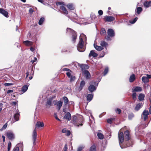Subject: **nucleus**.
Listing matches in <instances>:
<instances>
[{
  "label": "nucleus",
  "instance_id": "f257e3e1",
  "mask_svg": "<svg viewBox=\"0 0 151 151\" xmlns=\"http://www.w3.org/2000/svg\"><path fill=\"white\" fill-rule=\"evenodd\" d=\"M124 134L125 140V142L126 144V147H127L132 146L133 144L131 138V135L130 132L128 130H126L124 132Z\"/></svg>",
  "mask_w": 151,
  "mask_h": 151
},
{
  "label": "nucleus",
  "instance_id": "f03ea898",
  "mask_svg": "<svg viewBox=\"0 0 151 151\" xmlns=\"http://www.w3.org/2000/svg\"><path fill=\"white\" fill-rule=\"evenodd\" d=\"M56 5L57 6H60L59 10L62 14L65 15H67L68 14V11L64 6L65 5L64 2H58L56 3Z\"/></svg>",
  "mask_w": 151,
  "mask_h": 151
},
{
  "label": "nucleus",
  "instance_id": "7ed1b4c3",
  "mask_svg": "<svg viewBox=\"0 0 151 151\" xmlns=\"http://www.w3.org/2000/svg\"><path fill=\"white\" fill-rule=\"evenodd\" d=\"M73 124L75 126L79 127V125L82 126L83 120L81 117L78 118L77 116H74L72 120Z\"/></svg>",
  "mask_w": 151,
  "mask_h": 151
},
{
  "label": "nucleus",
  "instance_id": "20e7f679",
  "mask_svg": "<svg viewBox=\"0 0 151 151\" xmlns=\"http://www.w3.org/2000/svg\"><path fill=\"white\" fill-rule=\"evenodd\" d=\"M84 42L82 38H80L79 42L77 45V49L80 52H83L85 50V48L84 47Z\"/></svg>",
  "mask_w": 151,
  "mask_h": 151
},
{
  "label": "nucleus",
  "instance_id": "39448f33",
  "mask_svg": "<svg viewBox=\"0 0 151 151\" xmlns=\"http://www.w3.org/2000/svg\"><path fill=\"white\" fill-rule=\"evenodd\" d=\"M98 83L95 81H92L90 83V85L88 87V90L90 92H93L95 91L96 87L98 85Z\"/></svg>",
  "mask_w": 151,
  "mask_h": 151
},
{
  "label": "nucleus",
  "instance_id": "423d86ee",
  "mask_svg": "<svg viewBox=\"0 0 151 151\" xmlns=\"http://www.w3.org/2000/svg\"><path fill=\"white\" fill-rule=\"evenodd\" d=\"M66 30L67 32H70L72 34V41L73 43L76 42L77 38V33L76 32L70 28H67Z\"/></svg>",
  "mask_w": 151,
  "mask_h": 151
},
{
  "label": "nucleus",
  "instance_id": "0eeeda50",
  "mask_svg": "<svg viewBox=\"0 0 151 151\" xmlns=\"http://www.w3.org/2000/svg\"><path fill=\"white\" fill-rule=\"evenodd\" d=\"M108 36L105 37V38L107 40H110V37H112L115 36L114 30L111 29H109L107 31Z\"/></svg>",
  "mask_w": 151,
  "mask_h": 151
},
{
  "label": "nucleus",
  "instance_id": "6e6552de",
  "mask_svg": "<svg viewBox=\"0 0 151 151\" xmlns=\"http://www.w3.org/2000/svg\"><path fill=\"white\" fill-rule=\"evenodd\" d=\"M115 19V18L114 17L111 16H106L104 18V21L106 22H111L114 21Z\"/></svg>",
  "mask_w": 151,
  "mask_h": 151
},
{
  "label": "nucleus",
  "instance_id": "1a4fd4ad",
  "mask_svg": "<svg viewBox=\"0 0 151 151\" xmlns=\"http://www.w3.org/2000/svg\"><path fill=\"white\" fill-rule=\"evenodd\" d=\"M118 136L119 143H122L124 140V133L119 131L118 132Z\"/></svg>",
  "mask_w": 151,
  "mask_h": 151
},
{
  "label": "nucleus",
  "instance_id": "9d476101",
  "mask_svg": "<svg viewBox=\"0 0 151 151\" xmlns=\"http://www.w3.org/2000/svg\"><path fill=\"white\" fill-rule=\"evenodd\" d=\"M150 78H151V75L147 74L146 76H143L142 77V80L144 83H146L149 82V79Z\"/></svg>",
  "mask_w": 151,
  "mask_h": 151
},
{
  "label": "nucleus",
  "instance_id": "9b49d317",
  "mask_svg": "<svg viewBox=\"0 0 151 151\" xmlns=\"http://www.w3.org/2000/svg\"><path fill=\"white\" fill-rule=\"evenodd\" d=\"M0 13L6 17L8 18L9 17V14L8 12L3 8H0Z\"/></svg>",
  "mask_w": 151,
  "mask_h": 151
},
{
  "label": "nucleus",
  "instance_id": "f8f14e48",
  "mask_svg": "<svg viewBox=\"0 0 151 151\" xmlns=\"http://www.w3.org/2000/svg\"><path fill=\"white\" fill-rule=\"evenodd\" d=\"M37 131L36 129L34 130L32 133V139L33 141V145H34L36 144V139L37 138Z\"/></svg>",
  "mask_w": 151,
  "mask_h": 151
},
{
  "label": "nucleus",
  "instance_id": "ddd939ff",
  "mask_svg": "<svg viewBox=\"0 0 151 151\" xmlns=\"http://www.w3.org/2000/svg\"><path fill=\"white\" fill-rule=\"evenodd\" d=\"M67 76L70 78V82H72L74 81L76 79V77L73 75H71V73L69 72H67L66 73Z\"/></svg>",
  "mask_w": 151,
  "mask_h": 151
},
{
  "label": "nucleus",
  "instance_id": "4468645a",
  "mask_svg": "<svg viewBox=\"0 0 151 151\" xmlns=\"http://www.w3.org/2000/svg\"><path fill=\"white\" fill-rule=\"evenodd\" d=\"M63 103V101H60L58 102H56L54 104V105H56L57 107V109L58 111H59L61 107L62 106Z\"/></svg>",
  "mask_w": 151,
  "mask_h": 151
},
{
  "label": "nucleus",
  "instance_id": "2eb2a0df",
  "mask_svg": "<svg viewBox=\"0 0 151 151\" xmlns=\"http://www.w3.org/2000/svg\"><path fill=\"white\" fill-rule=\"evenodd\" d=\"M82 73L84 74L86 79H88L90 78L91 76L88 71V70H84Z\"/></svg>",
  "mask_w": 151,
  "mask_h": 151
},
{
  "label": "nucleus",
  "instance_id": "dca6fc26",
  "mask_svg": "<svg viewBox=\"0 0 151 151\" xmlns=\"http://www.w3.org/2000/svg\"><path fill=\"white\" fill-rule=\"evenodd\" d=\"M6 136L8 139L11 140L14 138V134L12 132H7Z\"/></svg>",
  "mask_w": 151,
  "mask_h": 151
},
{
  "label": "nucleus",
  "instance_id": "f3484780",
  "mask_svg": "<svg viewBox=\"0 0 151 151\" xmlns=\"http://www.w3.org/2000/svg\"><path fill=\"white\" fill-rule=\"evenodd\" d=\"M142 114L143 116V119L144 121H146L147 119L148 116L149 114L148 111L144 110L143 111Z\"/></svg>",
  "mask_w": 151,
  "mask_h": 151
},
{
  "label": "nucleus",
  "instance_id": "a211bd4d",
  "mask_svg": "<svg viewBox=\"0 0 151 151\" xmlns=\"http://www.w3.org/2000/svg\"><path fill=\"white\" fill-rule=\"evenodd\" d=\"M80 67L81 68L82 71L83 72L84 70H86L89 68V66L85 64H81L79 65Z\"/></svg>",
  "mask_w": 151,
  "mask_h": 151
},
{
  "label": "nucleus",
  "instance_id": "6ab92c4d",
  "mask_svg": "<svg viewBox=\"0 0 151 151\" xmlns=\"http://www.w3.org/2000/svg\"><path fill=\"white\" fill-rule=\"evenodd\" d=\"M71 115L69 112L66 113L64 117V118L68 120H70L71 119Z\"/></svg>",
  "mask_w": 151,
  "mask_h": 151
},
{
  "label": "nucleus",
  "instance_id": "aec40b11",
  "mask_svg": "<svg viewBox=\"0 0 151 151\" xmlns=\"http://www.w3.org/2000/svg\"><path fill=\"white\" fill-rule=\"evenodd\" d=\"M142 88L139 86H136L134 89H132V92H140L142 91Z\"/></svg>",
  "mask_w": 151,
  "mask_h": 151
},
{
  "label": "nucleus",
  "instance_id": "412c9836",
  "mask_svg": "<svg viewBox=\"0 0 151 151\" xmlns=\"http://www.w3.org/2000/svg\"><path fill=\"white\" fill-rule=\"evenodd\" d=\"M143 104L142 103H139L136 105L135 108V110L136 111H138L140 108H142L143 106Z\"/></svg>",
  "mask_w": 151,
  "mask_h": 151
},
{
  "label": "nucleus",
  "instance_id": "4be33fe9",
  "mask_svg": "<svg viewBox=\"0 0 151 151\" xmlns=\"http://www.w3.org/2000/svg\"><path fill=\"white\" fill-rule=\"evenodd\" d=\"M85 84L86 83L83 80L81 81L80 84V86L78 88V90L79 91L82 90L83 87L85 86Z\"/></svg>",
  "mask_w": 151,
  "mask_h": 151
},
{
  "label": "nucleus",
  "instance_id": "5701e85b",
  "mask_svg": "<svg viewBox=\"0 0 151 151\" xmlns=\"http://www.w3.org/2000/svg\"><path fill=\"white\" fill-rule=\"evenodd\" d=\"M35 126L36 127H43L44 126V124L43 122L39 121L37 122Z\"/></svg>",
  "mask_w": 151,
  "mask_h": 151
},
{
  "label": "nucleus",
  "instance_id": "b1692460",
  "mask_svg": "<svg viewBox=\"0 0 151 151\" xmlns=\"http://www.w3.org/2000/svg\"><path fill=\"white\" fill-rule=\"evenodd\" d=\"M89 55V56H92L94 57H96L98 55V54L95 52L94 50H93L90 51Z\"/></svg>",
  "mask_w": 151,
  "mask_h": 151
},
{
  "label": "nucleus",
  "instance_id": "393cba45",
  "mask_svg": "<svg viewBox=\"0 0 151 151\" xmlns=\"http://www.w3.org/2000/svg\"><path fill=\"white\" fill-rule=\"evenodd\" d=\"M52 99H49L48 100H47V102H46V106H49V107L50 106L52 105Z\"/></svg>",
  "mask_w": 151,
  "mask_h": 151
},
{
  "label": "nucleus",
  "instance_id": "a878e982",
  "mask_svg": "<svg viewBox=\"0 0 151 151\" xmlns=\"http://www.w3.org/2000/svg\"><path fill=\"white\" fill-rule=\"evenodd\" d=\"M93 94H88L87 97V100L89 101H91L93 98Z\"/></svg>",
  "mask_w": 151,
  "mask_h": 151
},
{
  "label": "nucleus",
  "instance_id": "bb28decb",
  "mask_svg": "<svg viewBox=\"0 0 151 151\" xmlns=\"http://www.w3.org/2000/svg\"><path fill=\"white\" fill-rule=\"evenodd\" d=\"M67 7L70 10H73L75 9V7L72 4H69L66 5Z\"/></svg>",
  "mask_w": 151,
  "mask_h": 151
},
{
  "label": "nucleus",
  "instance_id": "cd10ccee",
  "mask_svg": "<svg viewBox=\"0 0 151 151\" xmlns=\"http://www.w3.org/2000/svg\"><path fill=\"white\" fill-rule=\"evenodd\" d=\"M136 78L134 74H132L130 77L129 81L130 82H132L134 81Z\"/></svg>",
  "mask_w": 151,
  "mask_h": 151
},
{
  "label": "nucleus",
  "instance_id": "c85d7f7f",
  "mask_svg": "<svg viewBox=\"0 0 151 151\" xmlns=\"http://www.w3.org/2000/svg\"><path fill=\"white\" fill-rule=\"evenodd\" d=\"M23 43L27 46H31L33 44L32 42L28 40L24 41Z\"/></svg>",
  "mask_w": 151,
  "mask_h": 151
},
{
  "label": "nucleus",
  "instance_id": "c756f323",
  "mask_svg": "<svg viewBox=\"0 0 151 151\" xmlns=\"http://www.w3.org/2000/svg\"><path fill=\"white\" fill-rule=\"evenodd\" d=\"M143 4L145 7L147 8L148 7L151 6V1H145L144 2Z\"/></svg>",
  "mask_w": 151,
  "mask_h": 151
},
{
  "label": "nucleus",
  "instance_id": "7c9ffc66",
  "mask_svg": "<svg viewBox=\"0 0 151 151\" xmlns=\"http://www.w3.org/2000/svg\"><path fill=\"white\" fill-rule=\"evenodd\" d=\"M145 96L143 93H140L138 96V99L140 101H142L144 100Z\"/></svg>",
  "mask_w": 151,
  "mask_h": 151
},
{
  "label": "nucleus",
  "instance_id": "2f4dec72",
  "mask_svg": "<svg viewBox=\"0 0 151 151\" xmlns=\"http://www.w3.org/2000/svg\"><path fill=\"white\" fill-rule=\"evenodd\" d=\"M94 46L96 50L98 51H101L102 50L103 48L101 46H98L95 44H94Z\"/></svg>",
  "mask_w": 151,
  "mask_h": 151
},
{
  "label": "nucleus",
  "instance_id": "473e14b6",
  "mask_svg": "<svg viewBox=\"0 0 151 151\" xmlns=\"http://www.w3.org/2000/svg\"><path fill=\"white\" fill-rule=\"evenodd\" d=\"M29 85H24L22 87V90L24 92H25L28 88V87Z\"/></svg>",
  "mask_w": 151,
  "mask_h": 151
},
{
  "label": "nucleus",
  "instance_id": "72a5a7b5",
  "mask_svg": "<svg viewBox=\"0 0 151 151\" xmlns=\"http://www.w3.org/2000/svg\"><path fill=\"white\" fill-rule=\"evenodd\" d=\"M142 11V8L141 7H138L137 8V10L136 12L137 14H139Z\"/></svg>",
  "mask_w": 151,
  "mask_h": 151
},
{
  "label": "nucleus",
  "instance_id": "f704fd0d",
  "mask_svg": "<svg viewBox=\"0 0 151 151\" xmlns=\"http://www.w3.org/2000/svg\"><path fill=\"white\" fill-rule=\"evenodd\" d=\"M63 99L64 100V103L65 105H67L68 104L69 101V100L68 98L66 96H64L63 97Z\"/></svg>",
  "mask_w": 151,
  "mask_h": 151
},
{
  "label": "nucleus",
  "instance_id": "c9c22d12",
  "mask_svg": "<svg viewBox=\"0 0 151 151\" xmlns=\"http://www.w3.org/2000/svg\"><path fill=\"white\" fill-rule=\"evenodd\" d=\"M100 34L101 35H106V32L104 28H101Z\"/></svg>",
  "mask_w": 151,
  "mask_h": 151
},
{
  "label": "nucleus",
  "instance_id": "e433bc0d",
  "mask_svg": "<svg viewBox=\"0 0 151 151\" xmlns=\"http://www.w3.org/2000/svg\"><path fill=\"white\" fill-rule=\"evenodd\" d=\"M89 151H96V147L95 145H92L90 148Z\"/></svg>",
  "mask_w": 151,
  "mask_h": 151
},
{
  "label": "nucleus",
  "instance_id": "4c0bfd02",
  "mask_svg": "<svg viewBox=\"0 0 151 151\" xmlns=\"http://www.w3.org/2000/svg\"><path fill=\"white\" fill-rule=\"evenodd\" d=\"M19 114L18 113L15 114L14 115V118L15 121H17L19 119Z\"/></svg>",
  "mask_w": 151,
  "mask_h": 151
},
{
  "label": "nucleus",
  "instance_id": "58836bf2",
  "mask_svg": "<svg viewBox=\"0 0 151 151\" xmlns=\"http://www.w3.org/2000/svg\"><path fill=\"white\" fill-rule=\"evenodd\" d=\"M34 73V71H33V68H32L31 70V72L30 73V76H31L29 77V80H30L33 77V74Z\"/></svg>",
  "mask_w": 151,
  "mask_h": 151
},
{
  "label": "nucleus",
  "instance_id": "ea45409f",
  "mask_svg": "<svg viewBox=\"0 0 151 151\" xmlns=\"http://www.w3.org/2000/svg\"><path fill=\"white\" fill-rule=\"evenodd\" d=\"M45 20V18L44 17H41L40 19L38 24L40 25H41Z\"/></svg>",
  "mask_w": 151,
  "mask_h": 151
},
{
  "label": "nucleus",
  "instance_id": "a19ab883",
  "mask_svg": "<svg viewBox=\"0 0 151 151\" xmlns=\"http://www.w3.org/2000/svg\"><path fill=\"white\" fill-rule=\"evenodd\" d=\"M97 136L99 139H102L104 137V136L102 134L98 133L97 134Z\"/></svg>",
  "mask_w": 151,
  "mask_h": 151
},
{
  "label": "nucleus",
  "instance_id": "79ce46f5",
  "mask_svg": "<svg viewBox=\"0 0 151 151\" xmlns=\"http://www.w3.org/2000/svg\"><path fill=\"white\" fill-rule=\"evenodd\" d=\"M100 45L102 46L106 47V46L108 45V44L105 41H102L101 42Z\"/></svg>",
  "mask_w": 151,
  "mask_h": 151
},
{
  "label": "nucleus",
  "instance_id": "37998d69",
  "mask_svg": "<svg viewBox=\"0 0 151 151\" xmlns=\"http://www.w3.org/2000/svg\"><path fill=\"white\" fill-rule=\"evenodd\" d=\"M132 99L133 100H135L136 99H137V94L136 92H132Z\"/></svg>",
  "mask_w": 151,
  "mask_h": 151
},
{
  "label": "nucleus",
  "instance_id": "c03bdc74",
  "mask_svg": "<svg viewBox=\"0 0 151 151\" xmlns=\"http://www.w3.org/2000/svg\"><path fill=\"white\" fill-rule=\"evenodd\" d=\"M134 117V114L133 113H131L128 114V119L131 120Z\"/></svg>",
  "mask_w": 151,
  "mask_h": 151
},
{
  "label": "nucleus",
  "instance_id": "a18cd8bd",
  "mask_svg": "<svg viewBox=\"0 0 151 151\" xmlns=\"http://www.w3.org/2000/svg\"><path fill=\"white\" fill-rule=\"evenodd\" d=\"M137 19L138 18L137 17H135L133 20L130 21L129 22L131 24H134L136 22Z\"/></svg>",
  "mask_w": 151,
  "mask_h": 151
},
{
  "label": "nucleus",
  "instance_id": "49530a36",
  "mask_svg": "<svg viewBox=\"0 0 151 151\" xmlns=\"http://www.w3.org/2000/svg\"><path fill=\"white\" fill-rule=\"evenodd\" d=\"M12 146V144L9 141L8 146V151H10Z\"/></svg>",
  "mask_w": 151,
  "mask_h": 151
},
{
  "label": "nucleus",
  "instance_id": "de8ad7c7",
  "mask_svg": "<svg viewBox=\"0 0 151 151\" xmlns=\"http://www.w3.org/2000/svg\"><path fill=\"white\" fill-rule=\"evenodd\" d=\"M109 70V69L108 67L105 68L103 73L104 76L105 75L108 73Z\"/></svg>",
  "mask_w": 151,
  "mask_h": 151
},
{
  "label": "nucleus",
  "instance_id": "09e8293b",
  "mask_svg": "<svg viewBox=\"0 0 151 151\" xmlns=\"http://www.w3.org/2000/svg\"><path fill=\"white\" fill-rule=\"evenodd\" d=\"M114 119L113 118H111L110 119H108L107 120V122L109 123L110 124H111L112 123V121L114 120Z\"/></svg>",
  "mask_w": 151,
  "mask_h": 151
},
{
  "label": "nucleus",
  "instance_id": "8fccbe9b",
  "mask_svg": "<svg viewBox=\"0 0 151 151\" xmlns=\"http://www.w3.org/2000/svg\"><path fill=\"white\" fill-rule=\"evenodd\" d=\"M115 111L119 114H120L121 112V110L119 108H117L115 110Z\"/></svg>",
  "mask_w": 151,
  "mask_h": 151
},
{
  "label": "nucleus",
  "instance_id": "3c124183",
  "mask_svg": "<svg viewBox=\"0 0 151 151\" xmlns=\"http://www.w3.org/2000/svg\"><path fill=\"white\" fill-rule=\"evenodd\" d=\"M54 116L56 120L59 121H61L60 120L58 117L57 115L55 113L54 114Z\"/></svg>",
  "mask_w": 151,
  "mask_h": 151
},
{
  "label": "nucleus",
  "instance_id": "603ef678",
  "mask_svg": "<svg viewBox=\"0 0 151 151\" xmlns=\"http://www.w3.org/2000/svg\"><path fill=\"white\" fill-rule=\"evenodd\" d=\"M7 123H5L3 126L2 128L1 129H5L7 127Z\"/></svg>",
  "mask_w": 151,
  "mask_h": 151
},
{
  "label": "nucleus",
  "instance_id": "864d4df0",
  "mask_svg": "<svg viewBox=\"0 0 151 151\" xmlns=\"http://www.w3.org/2000/svg\"><path fill=\"white\" fill-rule=\"evenodd\" d=\"M98 13L99 14L100 16L102 15L103 13V11L101 10H99L98 12Z\"/></svg>",
  "mask_w": 151,
  "mask_h": 151
},
{
  "label": "nucleus",
  "instance_id": "5fc2aeb1",
  "mask_svg": "<svg viewBox=\"0 0 151 151\" xmlns=\"http://www.w3.org/2000/svg\"><path fill=\"white\" fill-rule=\"evenodd\" d=\"M19 147H15L13 150V151H19Z\"/></svg>",
  "mask_w": 151,
  "mask_h": 151
},
{
  "label": "nucleus",
  "instance_id": "6e6d98bb",
  "mask_svg": "<svg viewBox=\"0 0 151 151\" xmlns=\"http://www.w3.org/2000/svg\"><path fill=\"white\" fill-rule=\"evenodd\" d=\"M29 13L32 14L33 13L34 10L32 8H30L29 9Z\"/></svg>",
  "mask_w": 151,
  "mask_h": 151
},
{
  "label": "nucleus",
  "instance_id": "4d7b16f0",
  "mask_svg": "<svg viewBox=\"0 0 151 151\" xmlns=\"http://www.w3.org/2000/svg\"><path fill=\"white\" fill-rule=\"evenodd\" d=\"M83 149V147H80L78 148L77 151H81Z\"/></svg>",
  "mask_w": 151,
  "mask_h": 151
},
{
  "label": "nucleus",
  "instance_id": "13d9d810",
  "mask_svg": "<svg viewBox=\"0 0 151 151\" xmlns=\"http://www.w3.org/2000/svg\"><path fill=\"white\" fill-rule=\"evenodd\" d=\"M64 71H67L69 72H72L71 70L67 68H64L63 69Z\"/></svg>",
  "mask_w": 151,
  "mask_h": 151
},
{
  "label": "nucleus",
  "instance_id": "bf43d9fd",
  "mask_svg": "<svg viewBox=\"0 0 151 151\" xmlns=\"http://www.w3.org/2000/svg\"><path fill=\"white\" fill-rule=\"evenodd\" d=\"M150 99V107L149 111V113L150 114H151V99Z\"/></svg>",
  "mask_w": 151,
  "mask_h": 151
},
{
  "label": "nucleus",
  "instance_id": "052dcab7",
  "mask_svg": "<svg viewBox=\"0 0 151 151\" xmlns=\"http://www.w3.org/2000/svg\"><path fill=\"white\" fill-rule=\"evenodd\" d=\"M67 149H68L67 145L66 144H65L64 146V151H67Z\"/></svg>",
  "mask_w": 151,
  "mask_h": 151
},
{
  "label": "nucleus",
  "instance_id": "680f3d73",
  "mask_svg": "<svg viewBox=\"0 0 151 151\" xmlns=\"http://www.w3.org/2000/svg\"><path fill=\"white\" fill-rule=\"evenodd\" d=\"M66 133V134L67 136H69L70 134V132L69 130L67 131Z\"/></svg>",
  "mask_w": 151,
  "mask_h": 151
},
{
  "label": "nucleus",
  "instance_id": "e2e57ef3",
  "mask_svg": "<svg viewBox=\"0 0 151 151\" xmlns=\"http://www.w3.org/2000/svg\"><path fill=\"white\" fill-rule=\"evenodd\" d=\"M17 102L16 101H13L12 102L11 104L12 105L15 106L17 105Z\"/></svg>",
  "mask_w": 151,
  "mask_h": 151
},
{
  "label": "nucleus",
  "instance_id": "0e129e2a",
  "mask_svg": "<svg viewBox=\"0 0 151 151\" xmlns=\"http://www.w3.org/2000/svg\"><path fill=\"white\" fill-rule=\"evenodd\" d=\"M13 92V90H8L7 91V94H9V93H12Z\"/></svg>",
  "mask_w": 151,
  "mask_h": 151
},
{
  "label": "nucleus",
  "instance_id": "69168bd1",
  "mask_svg": "<svg viewBox=\"0 0 151 151\" xmlns=\"http://www.w3.org/2000/svg\"><path fill=\"white\" fill-rule=\"evenodd\" d=\"M66 132H67V129H66V128H64V129H63L62 131V132L63 133H66Z\"/></svg>",
  "mask_w": 151,
  "mask_h": 151
},
{
  "label": "nucleus",
  "instance_id": "338daca9",
  "mask_svg": "<svg viewBox=\"0 0 151 151\" xmlns=\"http://www.w3.org/2000/svg\"><path fill=\"white\" fill-rule=\"evenodd\" d=\"M26 76L25 78H27L28 77V76H29V72L28 71L26 73Z\"/></svg>",
  "mask_w": 151,
  "mask_h": 151
},
{
  "label": "nucleus",
  "instance_id": "774afa93",
  "mask_svg": "<svg viewBox=\"0 0 151 151\" xmlns=\"http://www.w3.org/2000/svg\"><path fill=\"white\" fill-rule=\"evenodd\" d=\"M63 111L65 113H66V108H64L63 109Z\"/></svg>",
  "mask_w": 151,
  "mask_h": 151
}]
</instances>
